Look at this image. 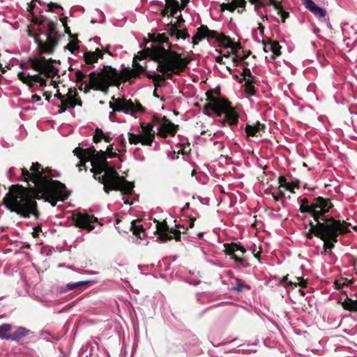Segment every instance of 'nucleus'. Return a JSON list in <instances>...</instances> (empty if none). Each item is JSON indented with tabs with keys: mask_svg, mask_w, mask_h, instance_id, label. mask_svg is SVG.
Wrapping results in <instances>:
<instances>
[{
	"mask_svg": "<svg viewBox=\"0 0 357 357\" xmlns=\"http://www.w3.org/2000/svg\"><path fill=\"white\" fill-rule=\"evenodd\" d=\"M69 195L63 183L41 181L37 188L12 185L3 197V203L10 211L22 218H29L32 216L35 220H38L41 213L37 199H45L55 206L58 200L64 201L68 198Z\"/></svg>",
	"mask_w": 357,
	"mask_h": 357,
	"instance_id": "obj_1",
	"label": "nucleus"
},
{
	"mask_svg": "<svg viewBox=\"0 0 357 357\" xmlns=\"http://www.w3.org/2000/svg\"><path fill=\"white\" fill-rule=\"evenodd\" d=\"M146 66H143L136 61L134 57L132 61V68H124L119 73L118 71L110 66H104L100 72L93 71L89 73V82L86 83L84 79L86 75L82 71L78 70L75 72V75L77 82L82 84L79 87V90H82V84H85L84 92L87 93L91 89L95 91H105L109 86H115L119 87L122 82L129 81L132 78L140 77L142 74L147 73Z\"/></svg>",
	"mask_w": 357,
	"mask_h": 357,
	"instance_id": "obj_2",
	"label": "nucleus"
},
{
	"mask_svg": "<svg viewBox=\"0 0 357 357\" xmlns=\"http://www.w3.org/2000/svg\"><path fill=\"white\" fill-rule=\"evenodd\" d=\"M135 57L136 59H138L139 60L149 57L158 63L157 70L166 74L169 79H172L174 75H180L191 62V59L189 56H183L182 54L173 50H165L164 47L160 45L145 47Z\"/></svg>",
	"mask_w": 357,
	"mask_h": 357,
	"instance_id": "obj_3",
	"label": "nucleus"
},
{
	"mask_svg": "<svg viewBox=\"0 0 357 357\" xmlns=\"http://www.w3.org/2000/svg\"><path fill=\"white\" fill-rule=\"evenodd\" d=\"M91 172L93 173V178L103 184V190L107 194L112 190L121 191L124 195L132 194L134 183L120 176L114 167L109 165H91Z\"/></svg>",
	"mask_w": 357,
	"mask_h": 357,
	"instance_id": "obj_4",
	"label": "nucleus"
},
{
	"mask_svg": "<svg viewBox=\"0 0 357 357\" xmlns=\"http://www.w3.org/2000/svg\"><path fill=\"white\" fill-rule=\"evenodd\" d=\"M213 93L219 96L220 91V89L217 91L211 89L206 92L207 103L204 105V109L206 111L211 110L219 117L225 114L224 119L220 121L222 126L228 123L231 127L236 126L238 123L239 115L236 109L227 99L216 98L213 96Z\"/></svg>",
	"mask_w": 357,
	"mask_h": 357,
	"instance_id": "obj_5",
	"label": "nucleus"
},
{
	"mask_svg": "<svg viewBox=\"0 0 357 357\" xmlns=\"http://www.w3.org/2000/svg\"><path fill=\"white\" fill-rule=\"evenodd\" d=\"M328 225L326 229L322 230L324 233H319V238L324 241L325 250L334 248L335 243L338 241L339 235H344L350 232L349 226L350 223L344 220H335L334 218L328 219Z\"/></svg>",
	"mask_w": 357,
	"mask_h": 357,
	"instance_id": "obj_6",
	"label": "nucleus"
},
{
	"mask_svg": "<svg viewBox=\"0 0 357 357\" xmlns=\"http://www.w3.org/2000/svg\"><path fill=\"white\" fill-rule=\"evenodd\" d=\"M20 170L22 180L27 183L31 182L33 183V186L29 184L28 187L30 188H37L41 181H46L47 183L60 182L59 181L52 179L57 177V175H54V172L51 167H47L44 168L38 162H33L29 170L25 167L20 168Z\"/></svg>",
	"mask_w": 357,
	"mask_h": 357,
	"instance_id": "obj_7",
	"label": "nucleus"
},
{
	"mask_svg": "<svg viewBox=\"0 0 357 357\" xmlns=\"http://www.w3.org/2000/svg\"><path fill=\"white\" fill-rule=\"evenodd\" d=\"M57 23L53 22H48L47 25V33L46 34V42L40 39L38 35L34 38L35 42L37 44L38 54H52L58 44H59V32L56 28Z\"/></svg>",
	"mask_w": 357,
	"mask_h": 357,
	"instance_id": "obj_8",
	"label": "nucleus"
},
{
	"mask_svg": "<svg viewBox=\"0 0 357 357\" xmlns=\"http://www.w3.org/2000/svg\"><path fill=\"white\" fill-rule=\"evenodd\" d=\"M331 199L323 197H318L312 199V206L310 211V216L314 222H324L332 218L327 213L333 208Z\"/></svg>",
	"mask_w": 357,
	"mask_h": 357,
	"instance_id": "obj_9",
	"label": "nucleus"
},
{
	"mask_svg": "<svg viewBox=\"0 0 357 357\" xmlns=\"http://www.w3.org/2000/svg\"><path fill=\"white\" fill-rule=\"evenodd\" d=\"M40 56V57L29 58V62L31 68L40 74L44 75L46 77H54L59 73L57 68L53 65L56 61L52 58L47 59L42 55Z\"/></svg>",
	"mask_w": 357,
	"mask_h": 357,
	"instance_id": "obj_10",
	"label": "nucleus"
},
{
	"mask_svg": "<svg viewBox=\"0 0 357 357\" xmlns=\"http://www.w3.org/2000/svg\"><path fill=\"white\" fill-rule=\"evenodd\" d=\"M223 245L225 255L234 259L236 264L243 267L250 266L248 257L245 256L247 250L241 243H225Z\"/></svg>",
	"mask_w": 357,
	"mask_h": 357,
	"instance_id": "obj_11",
	"label": "nucleus"
},
{
	"mask_svg": "<svg viewBox=\"0 0 357 357\" xmlns=\"http://www.w3.org/2000/svg\"><path fill=\"white\" fill-rule=\"evenodd\" d=\"M114 102H109V107L114 112H123L126 114L136 113L145 112L144 107L140 104L136 105L131 100H126V98H115L112 97Z\"/></svg>",
	"mask_w": 357,
	"mask_h": 357,
	"instance_id": "obj_12",
	"label": "nucleus"
},
{
	"mask_svg": "<svg viewBox=\"0 0 357 357\" xmlns=\"http://www.w3.org/2000/svg\"><path fill=\"white\" fill-rule=\"evenodd\" d=\"M184 22L185 20L183 19L182 15L180 14L176 22H173L171 21L169 23H168L167 26H169L168 32L169 36L175 37L177 40H185L186 38H190V34L187 28H182V24Z\"/></svg>",
	"mask_w": 357,
	"mask_h": 357,
	"instance_id": "obj_13",
	"label": "nucleus"
},
{
	"mask_svg": "<svg viewBox=\"0 0 357 357\" xmlns=\"http://www.w3.org/2000/svg\"><path fill=\"white\" fill-rule=\"evenodd\" d=\"M73 220L76 227L91 231L94 229L93 224L98 222V218L87 213H77L73 215Z\"/></svg>",
	"mask_w": 357,
	"mask_h": 357,
	"instance_id": "obj_14",
	"label": "nucleus"
},
{
	"mask_svg": "<svg viewBox=\"0 0 357 357\" xmlns=\"http://www.w3.org/2000/svg\"><path fill=\"white\" fill-rule=\"evenodd\" d=\"M178 130V125L173 123L166 116H162V123L158 128L157 135L166 138L168 135L174 136Z\"/></svg>",
	"mask_w": 357,
	"mask_h": 357,
	"instance_id": "obj_15",
	"label": "nucleus"
},
{
	"mask_svg": "<svg viewBox=\"0 0 357 357\" xmlns=\"http://www.w3.org/2000/svg\"><path fill=\"white\" fill-rule=\"evenodd\" d=\"M94 152V146H91L88 149L77 147L73 150V154L79 159V162L77 165V167H79V171L82 170V167H84L85 168V170H86L85 165L87 162L91 161V156L93 155Z\"/></svg>",
	"mask_w": 357,
	"mask_h": 357,
	"instance_id": "obj_16",
	"label": "nucleus"
},
{
	"mask_svg": "<svg viewBox=\"0 0 357 357\" xmlns=\"http://www.w3.org/2000/svg\"><path fill=\"white\" fill-rule=\"evenodd\" d=\"M140 128L142 130V145L151 146L155 139V131L153 129V126L151 124H146L144 122L140 123Z\"/></svg>",
	"mask_w": 357,
	"mask_h": 357,
	"instance_id": "obj_17",
	"label": "nucleus"
},
{
	"mask_svg": "<svg viewBox=\"0 0 357 357\" xmlns=\"http://www.w3.org/2000/svg\"><path fill=\"white\" fill-rule=\"evenodd\" d=\"M329 222L328 220L324 222H314L310 221L309 223L310 229L305 236L307 239H312L313 236L319 238V233H324L322 230L326 229Z\"/></svg>",
	"mask_w": 357,
	"mask_h": 357,
	"instance_id": "obj_18",
	"label": "nucleus"
},
{
	"mask_svg": "<svg viewBox=\"0 0 357 357\" xmlns=\"http://www.w3.org/2000/svg\"><path fill=\"white\" fill-rule=\"evenodd\" d=\"M99 59H103L102 50L99 48H96L93 52L87 51L84 54L85 64L89 66L90 69L94 67L93 64L97 63Z\"/></svg>",
	"mask_w": 357,
	"mask_h": 357,
	"instance_id": "obj_19",
	"label": "nucleus"
},
{
	"mask_svg": "<svg viewBox=\"0 0 357 357\" xmlns=\"http://www.w3.org/2000/svg\"><path fill=\"white\" fill-rule=\"evenodd\" d=\"M265 124L261 123L259 121H257L253 125L247 124L245 128V131L248 137H257L261 135V132H265Z\"/></svg>",
	"mask_w": 357,
	"mask_h": 357,
	"instance_id": "obj_20",
	"label": "nucleus"
},
{
	"mask_svg": "<svg viewBox=\"0 0 357 357\" xmlns=\"http://www.w3.org/2000/svg\"><path fill=\"white\" fill-rule=\"evenodd\" d=\"M31 331L23 326L17 327L13 333H10V341L16 342H22L26 337L29 335Z\"/></svg>",
	"mask_w": 357,
	"mask_h": 357,
	"instance_id": "obj_21",
	"label": "nucleus"
},
{
	"mask_svg": "<svg viewBox=\"0 0 357 357\" xmlns=\"http://www.w3.org/2000/svg\"><path fill=\"white\" fill-rule=\"evenodd\" d=\"M76 105H82L80 99H75V97H69L63 100L61 105H59V113L62 114L66 112L68 108H74Z\"/></svg>",
	"mask_w": 357,
	"mask_h": 357,
	"instance_id": "obj_22",
	"label": "nucleus"
},
{
	"mask_svg": "<svg viewBox=\"0 0 357 357\" xmlns=\"http://www.w3.org/2000/svg\"><path fill=\"white\" fill-rule=\"evenodd\" d=\"M169 32L163 33H151L149 35V40L153 43H155V45L162 46V44L167 43L169 44Z\"/></svg>",
	"mask_w": 357,
	"mask_h": 357,
	"instance_id": "obj_23",
	"label": "nucleus"
},
{
	"mask_svg": "<svg viewBox=\"0 0 357 357\" xmlns=\"http://www.w3.org/2000/svg\"><path fill=\"white\" fill-rule=\"evenodd\" d=\"M269 3L273 4L274 9L280 15L281 21L285 22L286 20L289 17V13L284 10L282 0H269Z\"/></svg>",
	"mask_w": 357,
	"mask_h": 357,
	"instance_id": "obj_24",
	"label": "nucleus"
},
{
	"mask_svg": "<svg viewBox=\"0 0 357 357\" xmlns=\"http://www.w3.org/2000/svg\"><path fill=\"white\" fill-rule=\"evenodd\" d=\"M140 222V220L137 219L134 220L131 222L130 230L132 231V234L137 236L140 239H144L145 236L146 231L142 225H138Z\"/></svg>",
	"mask_w": 357,
	"mask_h": 357,
	"instance_id": "obj_25",
	"label": "nucleus"
},
{
	"mask_svg": "<svg viewBox=\"0 0 357 357\" xmlns=\"http://www.w3.org/2000/svg\"><path fill=\"white\" fill-rule=\"evenodd\" d=\"M106 152L103 151H97L95 149V152L91 156V165H109L107 161Z\"/></svg>",
	"mask_w": 357,
	"mask_h": 357,
	"instance_id": "obj_26",
	"label": "nucleus"
},
{
	"mask_svg": "<svg viewBox=\"0 0 357 357\" xmlns=\"http://www.w3.org/2000/svg\"><path fill=\"white\" fill-rule=\"evenodd\" d=\"M243 81L245 82V91L249 96H255L256 94V89L254 86V84L257 82L256 77L245 78L243 77L240 79V83H242Z\"/></svg>",
	"mask_w": 357,
	"mask_h": 357,
	"instance_id": "obj_27",
	"label": "nucleus"
},
{
	"mask_svg": "<svg viewBox=\"0 0 357 357\" xmlns=\"http://www.w3.org/2000/svg\"><path fill=\"white\" fill-rule=\"evenodd\" d=\"M206 25L202 24L197 29V33L192 37V43L193 46H195L199 44L200 41L206 38Z\"/></svg>",
	"mask_w": 357,
	"mask_h": 357,
	"instance_id": "obj_28",
	"label": "nucleus"
},
{
	"mask_svg": "<svg viewBox=\"0 0 357 357\" xmlns=\"http://www.w3.org/2000/svg\"><path fill=\"white\" fill-rule=\"evenodd\" d=\"M146 76L148 78L153 79L155 89H157L158 86H162V84H160L161 82H165L166 79H168L166 74H163V73H162V74L154 73L152 75L149 73H146Z\"/></svg>",
	"mask_w": 357,
	"mask_h": 357,
	"instance_id": "obj_29",
	"label": "nucleus"
},
{
	"mask_svg": "<svg viewBox=\"0 0 357 357\" xmlns=\"http://www.w3.org/2000/svg\"><path fill=\"white\" fill-rule=\"evenodd\" d=\"M12 329L13 326L10 324H3L0 325V339L10 340Z\"/></svg>",
	"mask_w": 357,
	"mask_h": 357,
	"instance_id": "obj_30",
	"label": "nucleus"
},
{
	"mask_svg": "<svg viewBox=\"0 0 357 357\" xmlns=\"http://www.w3.org/2000/svg\"><path fill=\"white\" fill-rule=\"evenodd\" d=\"M342 307L344 310L350 312H357V300H353L347 297L342 303Z\"/></svg>",
	"mask_w": 357,
	"mask_h": 357,
	"instance_id": "obj_31",
	"label": "nucleus"
},
{
	"mask_svg": "<svg viewBox=\"0 0 357 357\" xmlns=\"http://www.w3.org/2000/svg\"><path fill=\"white\" fill-rule=\"evenodd\" d=\"M268 47L270 50L273 53L272 59H274L276 57L281 55V46L277 40H270L268 42Z\"/></svg>",
	"mask_w": 357,
	"mask_h": 357,
	"instance_id": "obj_32",
	"label": "nucleus"
},
{
	"mask_svg": "<svg viewBox=\"0 0 357 357\" xmlns=\"http://www.w3.org/2000/svg\"><path fill=\"white\" fill-rule=\"evenodd\" d=\"M312 206V200L310 201L307 198H303L301 200L299 211L302 213L310 214L311 208Z\"/></svg>",
	"mask_w": 357,
	"mask_h": 357,
	"instance_id": "obj_33",
	"label": "nucleus"
},
{
	"mask_svg": "<svg viewBox=\"0 0 357 357\" xmlns=\"http://www.w3.org/2000/svg\"><path fill=\"white\" fill-rule=\"evenodd\" d=\"M307 280H305L302 277H295L294 280H289L288 282V286L290 287H297L299 286L303 288H305L307 287Z\"/></svg>",
	"mask_w": 357,
	"mask_h": 357,
	"instance_id": "obj_34",
	"label": "nucleus"
},
{
	"mask_svg": "<svg viewBox=\"0 0 357 357\" xmlns=\"http://www.w3.org/2000/svg\"><path fill=\"white\" fill-rule=\"evenodd\" d=\"M128 141L130 144L137 145L138 144H141L142 145L143 138L141 134H134L132 132H128Z\"/></svg>",
	"mask_w": 357,
	"mask_h": 357,
	"instance_id": "obj_35",
	"label": "nucleus"
},
{
	"mask_svg": "<svg viewBox=\"0 0 357 357\" xmlns=\"http://www.w3.org/2000/svg\"><path fill=\"white\" fill-rule=\"evenodd\" d=\"M157 222L156 225V231L155 234L161 233V232H171V229L168 226L166 220H163L162 222L155 221Z\"/></svg>",
	"mask_w": 357,
	"mask_h": 357,
	"instance_id": "obj_36",
	"label": "nucleus"
},
{
	"mask_svg": "<svg viewBox=\"0 0 357 357\" xmlns=\"http://www.w3.org/2000/svg\"><path fill=\"white\" fill-rule=\"evenodd\" d=\"M216 40L220 43V45L225 47L228 48V47H231V43L232 41L231 40V38L225 34H218Z\"/></svg>",
	"mask_w": 357,
	"mask_h": 357,
	"instance_id": "obj_37",
	"label": "nucleus"
},
{
	"mask_svg": "<svg viewBox=\"0 0 357 357\" xmlns=\"http://www.w3.org/2000/svg\"><path fill=\"white\" fill-rule=\"evenodd\" d=\"M178 6H176V7H167V3H165V6L163 10H161V15L163 16V17H165L167 15H168V13H169V15L170 17H174L178 12Z\"/></svg>",
	"mask_w": 357,
	"mask_h": 357,
	"instance_id": "obj_38",
	"label": "nucleus"
},
{
	"mask_svg": "<svg viewBox=\"0 0 357 357\" xmlns=\"http://www.w3.org/2000/svg\"><path fill=\"white\" fill-rule=\"evenodd\" d=\"M72 38L73 40L68 43L67 48L70 52H71V53H74L75 51L78 50L79 49L78 43H79V40L77 38V36H75V37Z\"/></svg>",
	"mask_w": 357,
	"mask_h": 357,
	"instance_id": "obj_39",
	"label": "nucleus"
},
{
	"mask_svg": "<svg viewBox=\"0 0 357 357\" xmlns=\"http://www.w3.org/2000/svg\"><path fill=\"white\" fill-rule=\"evenodd\" d=\"M156 234L158 235L156 241L159 243H165L167 241L173 239V236L169 232H161L157 233Z\"/></svg>",
	"mask_w": 357,
	"mask_h": 357,
	"instance_id": "obj_40",
	"label": "nucleus"
},
{
	"mask_svg": "<svg viewBox=\"0 0 357 357\" xmlns=\"http://www.w3.org/2000/svg\"><path fill=\"white\" fill-rule=\"evenodd\" d=\"M250 287L249 285L245 284L241 280H237V282L236 286L233 287V289L237 292H243L245 289H250Z\"/></svg>",
	"mask_w": 357,
	"mask_h": 357,
	"instance_id": "obj_41",
	"label": "nucleus"
},
{
	"mask_svg": "<svg viewBox=\"0 0 357 357\" xmlns=\"http://www.w3.org/2000/svg\"><path fill=\"white\" fill-rule=\"evenodd\" d=\"M254 6L255 10L259 13L261 8H266L268 6H273V4L269 3V0H259Z\"/></svg>",
	"mask_w": 357,
	"mask_h": 357,
	"instance_id": "obj_42",
	"label": "nucleus"
},
{
	"mask_svg": "<svg viewBox=\"0 0 357 357\" xmlns=\"http://www.w3.org/2000/svg\"><path fill=\"white\" fill-rule=\"evenodd\" d=\"M89 284V282L87 281H81V282H70L67 284L66 287L68 290H73L78 289L83 286H86Z\"/></svg>",
	"mask_w": 357,
	"mask_h": 357,
	"instance_id": "obj_43",
	"label": "nucleus"
},
{
	"mask_svg": "<svg viewBox=\"0 0 357 357\" xmlns=\"http://www.w3.org/2000/svg\"><path fill=\"white\" fill-rule=\"evenodd\" d=\"M233 4L234 5V8H241V10L238 9V13H242L245 10L246 1L245 0H232Z\"/></svg>",
	"mask_w": 357,
	"mask_h": 357,
	"instance_id": "obj_44",
	"label": "nucleus"
},
{
	"mask_svg": "<svg viewBox=\"0 0 357 357\" xmlns=\"http://www.w3.org/2000/svg\"><path fill=\"white\" fill-rule=\"evenodd\" d=\"M105 137V133L103 132L101 128H97L95 130V134L93 137V141L94 143H99L102 139Z\"/></svg>",
	"mask_w": 357,
	"mask_h": 357,
	"instance_id": "obj_45",
	"label": "nucleus"
},
{
	"mask_svg": "<svg viewBox=\"0 0 357 357\" xmlns=\"http://www.w3.org/2000/svg\"><path fill=\"white\" fill-rule=\"evenodd\" d=\"M114 144H109L106 150V156L109 158H119L120 156L118 153H116L115 151H114L113 148Z\"/></svg>",
	"mask_w": 357,
	"mask_h": 357,
	"instance_id": "obj_46",
	"label": "nucleus"
},
{
	"mask_svg": "<svg viewBox=\"0 0 357 357\" xmlns=\"http://www.w3.org/2000/svg\"><path fill=\"white\" fill-rule=\"evenodd\" d=\"M310 12L319 17H324L326 15V10L318 6H316Z\"/></svg>",
	"mask_w": 357,
	"mask_h": 357,
	"instance_id": "obj_47",
	"label": "nucleus"
},
{
	"mask_svg": "<svg viewBox=\"0 0 357 357\" xmlns=\"http://www.w3.org/2000/svg\"><path fill=\"white\" fill-rule=\"evenodd\" d=\"M117 140L119 141V149H116V150L119 152H122V151L126 152V142L125 138L123 137V135L119 136L117 138Z\"/></svg>",
	"mask_w": 357,
	"mask_h": 357,
	"instance_id": "obj_48",
	"label": "nucleus"
},
{
	"mask_svg": "<svg viewBox=\"0 0 357 357\" xmlns=\"http://www.w3.org/2000/svg\"><path fill=\"white\" fill-rule=\"evenodd\" d=\"M18 78L20 81H22L24 84H26L29 86L30 85V75H26L24 72H20L17 75Z\"/></svg>",
	"mask_w": 357,
	"mask_h": 357,
	"instance_id": "obj_49",
	"label": "nucleus"
},
{
	"mask_svg": "<svg viewBox=\"0 0 357 357\" xmlns=\"http://www.w3.org/2000/svg\"><path fill=\"white\" fill-rule=\"evenodd\" d=\"M206 38L208 40L211 39H217L218 36V33L216 31L209 29L207 26H206Z\"/></svg>",
	"mask_w": 357,
	"mask_h": 357,
	"instance_id": "obj_50",
	"label": "nucleus"
},
{
	"mask_svg": "<svg viewBox=\"0 0 357 357\" xmlns=\"http://www.w3.org/2000/svg\"><path fill=\"white\" fill-rule=\"evenodd\" d=\"M48 22H50L47 17L44 16H40L39 17H34L33 19V22L39 24V25H43L45 24H48Z\"/></svg>",
	"mask_w": 357,
	"mask_h": 357,
	"instance_id": "obj_51",
	"label": "nucleus"
},
{
	"mask_svg": "<svg viewBox=\"0 0 357 357\" xmlns=\"http://www.w3.org/2000/svg\"><path fill=\"white\" fill-rule=\"evenodd\" d=\"M162 123V117H160L158 115H153L152 117H151V121L150 123H149L148 124H151L153 126V129L154 128V127L156 126V125H160Z\"/></svg>",
	"mask_w": 357,
	"mask_h": 357,
	"instance_id": "obj_52",
	"label": "nucleus"
},
{
	"mask_svg": "<svg viewBox=\"0 0 357 357\" xmlns=\"http://www.w3.org/2000/svg\"><path fill=\"white\" fill-rule=\"evenodd\" d=\"M248 65V64L247 62H244V65H243V73H241V75L245 78H246V77H248V78L252 79V77H255L252 75L250 68H248L247 67Z\"/></svg>",
	"mask_w": 357,
	"mask_h": 357,
	"instance_id": "obj_53",
	"label": "nucleus"
},
{
	"mask_svg": "<svg viewBox=\"0 0 357 357\" xmlns=\"http://www.w3.org/2000/svg\"><path fill=\"white\" fill-rule=\"evenodd\" d=\"M170 233L173 236V239H174L176 241H181V232L180 230L175 229H171Z\"/></svg>",
	"mask_w": 357,
	"mask_h": 357,
	"instance_id": "obj_54",
	"label": "nucleus"
},
{
	"mask_svg": "<svg viewBox=\"0 0 357 357\" xmlns=\"http://www.w3.org/2000/svg\"><path fill=\"white\" fill-rule=\"evenodd\" d=\"M41 78L42 77L39 74L31 75L29 87H33L35 82L39 83L40 80H41Z\"/></svg>",
	"mask_w": 357,
	"mask_h": 357,
	"instance_id": "obj_55",
	"label": "nucleus"
},
{
	"mask_svg": "<svg viewBox=\"0 0 357 357\" xmlns=\"http://www.w3.org/2000/svg\"><path fill=\"white\" fill-rule=\"evenodd\" d=\"M303 4L310 11L312 10L317 6L312 0H303Z\"/></svg>",
	"mask_w": 357,
	"mask_h": 357,
	"instance_id": "obj_56",
	"label": "nucleus"
},
{
	"mask_svg": "<svg viewBox=\"0 0 357 357\" xmlns=\"http://www.w3.org/2000/svg\"><path fill=\"white\" fill-rule=\"evenodd\" d=\"M295 188H297V189L299 188V182L298 181L289 182L288 185L286 188L287 190H288L291 192H294V190Z\"/></svg>",
	"mask_w": 357,
	"mask_h": 357,
	"instance_id": "obj_57",
	"label": "nucleus"
},
{
	"mask_svg": "<svg viewBox=\"0 0 357 357\" xmlns=\"http://www.w3.org/2000/svg\"><path fill=\"white\" fill-rule=\"evenodd\" d=\"M40 232H42L41 225H38L36 227L33 228V231L32 232L33 237L38 238Z\"/></svg>",
	"mask_w": 357,
	"mask_h": 357,
	"instance_id": "obj_58",
	"label": "nucleus"
},
{
	"mask_svg": "<svg viewBox=\"0 0 357 357\" xmlns=\"http://www.w3.org/2000/svg\"><path fill=\"white\" fill-rule=\"evenodd\" d=\"M231 47H228V48H231L232 50V54H236V52L238 50L241 48V46L239 43H235L234 42L231 43Z\"/></svg>",
	"mask_w": 357,
	"mask_h": 357,
	"instance_id": "obj_59",
	"label": "nucleus"
},
{
	"mask_svg": "<svg viewBox=\"0 0 357 357\" xmlns=\"http://www.w3.org/2000/svg\"><path fill=\"white\" fill-rule=\"evenodd\" d=\"M48 9L47 11H52L54 8H60L63 9L62 6L56 3L51 2L47 5Z\"/></svg>",
	"mask_w": 357,
	"mask_h": 357,
	"instance_id": "obj_60",
	"label": "nucleus"
},
{
	"mask_svg": "<svg viewBox=\"0 0 357 357\" xmlns=\"http://www.w3.org/2000/svg\"><path fill=\"white\" fill-rule=\"evenodd\" d=\"M77 96H78V93L77 92L76 89L75 88L74 89L70 88L68 90V98L75 97V99H79V98H77Z\"/></svg>",
	"mask_w": 357,
	"mask_h": 357,
	"instance_id": "obj_61",
	"label": "nucleus"
},
{
	"mask_svg": "<svg viewBox=\"0 0 357 357\" xmlns=\"http://www.w3.org/2000/svg\"><path fill=\"white\" fill-rule=\"evenodd\" d=\"M167 3V7H176L178 6V1L177 0H165Z\"/></svg>",
	"mask_w": 357,
	"mask_h": 357,
	"instance_id": "obj_62",
	"label": "nucleus"
},
{
	"mask_svg": "<svg viewBox=\"0 0 357 357\" xmlns=\"http://www.w3.org/2000/svg\"><path fill=\"white\" fill-rule=\"evenodd\" d=\"M190 0H181V3H178V11L183 10L189 3Z\"/></svg>",
	"mask_w": 357,
	"mask_h": 357,
	"instance_id": "obj_63",
	"label": "nucleus"
},
{
	"mask_svg": "<svg viewBox=\"0 0 357 357\" xmlns=\"http://www.w3.org/2000/svg\"><path fill=\"white\" fill-rule=\"evenodd\" d=\"M278 183L281 186L285 187L286 188L289 182L287 181V179L284 176H281L278 178Z\"/></svg>",
	"mask_w": 357,
	"mask_h": 357,
	"instance_id": "obj_64",
	"label": "nucleus"
}]
</instances>
